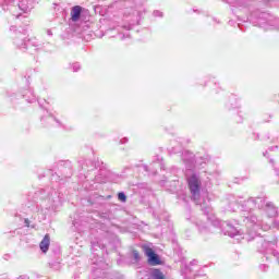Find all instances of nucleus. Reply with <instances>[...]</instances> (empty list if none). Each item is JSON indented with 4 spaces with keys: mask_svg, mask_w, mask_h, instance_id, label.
I'll return each instance as SVG.
<instances>
[{
    "mask_svg": "<svg viewBox=\"0 0 279 279\" xmlns=\"http://www.w3.org/2000/svg\"><path fill=\"white\" fill-rule=\"evenodd\" d=\"M0 5L2 10H10V12L20 10L21 12L27 13L32 10L29 0H0Z\"/></svg>",
    "mask_w": 279,
    "mask_h": 279,
    "instance_id": "f257e3e1",
    "label": "nucleus"
},
{
    "mask_svg": "<svg viewBox=\"0 0 279 279\" xmlns=\"http://www.w3.org/2000/svg\"><path fill=\"white\" fill-rule=\"evenodd\" d=\"M187 184L192 194V198L194 199V202H196V204H199V189L202 186L199 178H197V175L195 174H192L187 179Z\"/></svg>",
    "mask_w": 279,
    "mask_h": 279,
    "instance_id": "f03ea898",
    "label": "nucleus"
},
{
    "mask_svg": "<svg viewBox=\"0 0 279 279\" xmlns=\"http://www.w3.org/2000/svg\"><path fill=\"white\" fill-rule=\"evenodd\" d=\"M144 252L145 255L148 257V262L150 263V265H160V259L158 258V255L154 252V250L145 247Z\"/></svg>",
    "mask_w": 279,
    "mask_h": 279,
    "instance_id": "7ed1b4c3",
    "label": "nucleus"
},
{
    "mask_svg": "<svg viewBox=\"0 0 279 279\" xmlns=\"http://www.w3.org/2000/svg\"><path fill=\"white\" fill-rule=\"evenodd\" d=\"M80 16H82V7L76 5L71 11V19L74 23H77V21H80Z\"/></svg>",
    "mask_w": 279,
    "mask_h": 279,
    "instance_id": "20e7f679",
    "label": "nucleus"
},
{
    "mask_svg": "<svg viewBox=\"0 0 279 279\" xmlns=\"http://www.w3.org/2000/svg\"><path fill=\"white\" fill-rule=\"evenodd\" d=\"M247 206H256L257 208H265L264 198H251L247 201Z\"/></svg>",
    "mask_w": 279,
    "mask_h": 279,
    "instance_id": "39448f33",
    "label": "nucleus"
},
{
    "mask_svg": "<svg viewBox=\"0 0 279 279\" xmlns=\"http://www.w3.org/2000/svg\"><path fill=\"white\" fill-rule=\"evenodd\" d=\"M49 244H50V239H49V234H46L43 239V241L39 244V247L41 250V252H48L49 250Z\"/></svg>",
    "mask_w": 279,
    "mask_h": 279,
    "instance_id": "423d86ee",
    "label": "nucleus"
},
{
    "mask_svg": "<svg viewBox=\"0 0 279 279\" xmlns=\"http://www.w3.org/2000/svg\"><path fill=\"white\" fill-rule=\"evenodd\" d=\"M225 234H228V236H236L239 231L234 227L228 225L227 229H225Z\"/></svg>",
    "mask_w": 279,
    "mask_h": 279,
    "instance_id": "0eeeda50",
    "label": "nucleus"
},
{
    "mask_svg": "<svg viewBox=\"0 0 279 279\" xmlns=\"http://www.w3.org/2000/svg\"><path fill=\"white\" fill-rule=\"evenodd\" d=\"M266 208L270 211V216L275 217V215H278V209L274 206L271 203H266Z\"/></svg>",
    "mask_w": 279,
    "mask_h": 279,
    "instance_id": "6e6552de",
    "label": "nucleus"
},
{
    "mask_svg": "<svg viewBox=\"0 0 279 279\" xmlns=\"http://www.w3.org/2000/svg\"><path fill=\"white\" fill-rule=\"evenodd\" d=\"M265 246L269 247L270 250H274V247L278 246V241L267 242V243H265Z\"/></svg>",
    "mask_w": 279,
    "mask_h": 279,
    "instance_id": "1a4fd4ad",
    "label": "nucleus"
},
{
    "mask_svg": "<svg viewBox=\"0 0 279 279\" xmlns=\"http://www.w3.org/2000/svg\"><path fill=\"white\" fill-rule=\"evenodd\" d=\"M118 199H119L120 202H126L128 196H125V193L120 192V193L118 194Z\"/></svg>",
    "mask_w": 279,
    "mask_h": 279,
    "instance_id": "9d476101",
    "label": "nucleus"
},
{
    "mask_svg": "<svg viewBox=\"0 0 279 279\" xmlns=\"http://www.w3.org/2000/svg\"><path fill=\"white\" fill-rule=\"evenodd\" d=\"M133 258L135 260H141V255L137 253V251H133Z\"/></svg>",
    "mask_w": 279,
    "mask_h": 279,
    "instance_id": "9b49d317",
    "label": "nucleus"
},
{
    "mask_svg": "<svg viewBox=\"0 0 279 279\" xmlns=\"http://www.w3.org/2000/svg\"><path fill=\"white\" fill-rule=\"evenodd\" d=\"M73 71H74V72L80 71V65H78V63H74V64H73Z\"/></svg>",
    "mask_w": 279,
    "mask_h": 279,
    "instance_id": "f8f14e48",
    "label": "nucleus"
},
{
    "mask_svg": "<svg viewBox=\"0 0 279 279\" xmlns=\"http://www.w3.org/2000/svg\"><path fill=\"white\" fill-rule=\"evenodd\" d=\"M154 14H155V16H162V12H160V11H155Z\"/></svg>",
    "mask_w": 279,
    "mask_h": 279,
    "instance_id": "ddd939ff",
    "label": "nucleus"
},
{
    "mask_svg": "<svg viewBox=\"0 0 279 279\" xmlns=\"http://www.w3.org/2000/svg\"><path fill=\"white\" fill-rule=\"evenodd\" d=\"M251 219L253 223H256V217H252Z\"/></svg>",
    "mask_w": 279,
    "mask_h": 279,
    "instance_id": "4468645a",
    "label": "nucleus"
},
{
    "mask_svg": "<svg viewBox=\"0 0 279 279\" xmlns=\"http://www.w3.org/2000/svg\"><path fill=\"white\" fill-rule=\"evenodd\" d=\"M275 256H277V260L279 262V253H274Z\"/></svg>",
    "mask_w": 279,
    "mask_h": 279,
    "instance_id": "2eb2a0df",
    "label": "nucleus"
},
{
    "mask_svg": "<svg viewBox=\"0 0 279 279\" xmlns=\"http://www.w3.org/2000/svg\"><path fill=\"white\" fill-rule=\"evenodd\" d=\"M48 34H49V36H51V33H50V31H48Z\"/></svg>",
    "mask_w": 279,
    "mask_h": 279,
    "instance_id": "dca6fc26",
    "label": "nucleus"
},
{
    "mask_svg": "<svg viewBox=\"0 0 279 279\" xmlns=\"http://www.w3.org/2000/svg\"><path fill=\"white\" fill-rule=\"evenodd\" d=\"M124 143H128V140L124 138Z\"/></svg>",
    "mask_w": 279,
    "mask_h": 279,
    "instance_id": "f3484780",
    "label": "nucleus"
}]
</instances>
